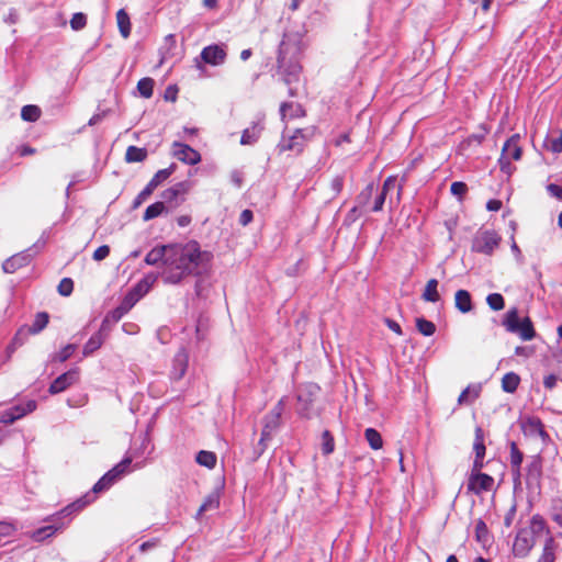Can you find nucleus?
Returning a JSON list of instances; mask_svg holds the SVG:
<instances>
[{
    "instance_id": "nucleus-40",
    "label": "nucleus",
    "mask_w": 562,
    "mask_h": 562,
    "mask_svg": "<svg viewBox=\"0 0 562 562\" xmlns=\"http://www.w3.org/2000/svg\"><path fill=\"white\" fill-rule=\"evenodd\" d=\"M438 281L436 279L428 280L425 291L422 295V297L431 303H436L440 300V295L438 293Z\"/></svg>"
},
{
    "instance_id": "nucleus-61",
    "label": "nucleus",
    "mask_w": 562,
    "mask_h": 562,
    "mask_svg": "<svg viewBox=\"0 0 562 562\" xmlns=\"http://www.w3.org/2000/svg\"><path fill=\"white\" fill-rule=\"evenodd\" d=\"M547 191L551 196L557 198L558 200L562 201V187L555 183H549L547 186Z\"/></svg>"
},
{
    "instance_id": "nucleus-53",
    "label": "nucleus",
    "mask_w": 562,
    "mask_h": 562,
    "mask_svg": "<svg viewBox=\"0 0 562 562\" xmlns=\"http://www.w3.org/2000/svg\"><path fill=\"white\" fill-rule=\"evenodd\" d=\"M288 110H293L290 113V117L299 116L303 112L302 108L299 104L294 105V103H292V102H283L280 105V115H281L282 120H284L285 116L288 115V113H286Z\"/></svg>"
},
{
    "instance_id": "nucleus-19",
    "label": "nucleus",
    "mask_w": 562,
    "mask_h": 562,
    "mask_svg": "<svg viewBox=\"0 0 562 562\" xmlns=\"http://www.w3.org/2000/svg\"><path fill=\"white\" fill-rule=\"evenodd\" d=\"M172 147L173 156L178 160L191 166H194L201 161L200 153L193 149L191 146L180 142H175Z\"/></svg>"
},
{
    "instance_id": "nucleus-31",
    "label": "nucleus",
    "mask_w": 562,
    "mask_h": 562,
    "mask_svg": "<svg viewBox=\"0 0 562 562\" xmlns=\"http://www.w3.org/2000/svg\"><path fill=\"white\" fill-rule=\"evenodd\" d=\"M482 385L481 384H471L467 386L458 397V403L460 405L470 404L474 402L481 394Z\"/></svg>"
},
{
    "instance_id": "nucleus-62",
    "label": "nucleus",
    "mask_w": 562,
    "mask_h": 562,
    "mask_svg": "<svg viewBox=\"0 0 562 562\" xmlns=\"http://www.w3.org/2000/svg\"><path fill=\"white\" fill-rule=\"evenodd\" d=\"M517 506L513 504L504 517V525L510 527L516 517Z\"/></svg>"
},
{
    "instance_id": "nucleus-55",
    "label": "nucleus",
    "mask_w": 562,
    "mask_h": 562,
    "mask_svg": "<svg viewBox=\"0 0 562 562\" xmlns=\"http://www.w3.org/2000/svg\"><path fill=\"white\" fill-rule=\"evenodd\" d=\"M475 537L479 542L483 543L488 539L487 526L482 519H479L475 524Z\"/></svg>"
},
{
    "instance_id": "nucleus-13",
    "label": "nucleus",
    "mask_w": 562,
    "mask_h": 562,
    "mask_svg": "<svg viewBox=\"0 0 562 562\" xmlns=\"http://www.w3.org/2000/svg\"><path fill=\"white\" fill-rule=\"evenodd\" d=\"M520 428L525 436L531 438H541L542 442L549 440V435L544 430L541 419L537 416H526L520 419Z\"/></svg>"
},
{
    "instance_id": "nucleus-49",
    "label": "nucleus",
    "mask_w": 562,
    "mask_h": 562,
    "mask_svg": "<svg viewBox=\"0 0 562 562\" xmlns=\"http://www.w3.org/2000/svg\"><path fill=\"white\" fill-rule=\"evenodd\" d=\"M335 450V441L329 430H324L322 434V452L324 456L333 453Z\"/></svg>"
},
{
    "instance_id": "nucleus-15",
    "label": "nucleus",
    "mask_w": 562,
    "mask_h": 562,
    "mask_svg": "<svg viewBox=\"0 0 562 562\" xmlns=\"http://www.w3.org/2000/svg\"><path fill=\"white\" fill-rule=\"evenodd\" d=\"M536 544V539L529 535L525 528H520L517 531L514 544H513V553L517 558H525L529 554L531 549Z\"/></svg>"
},
{
    "instance_id": "nucleus-63",
    "label": "nucleus",
    "mask_w": 562,
    "mask_h": 562,
    "mask_svg": "<svg viewBox=\"0 0 562 562\" xmlns=\"http://www.w3.org/2000/svg\"><path fill=\"white\" fill-rule=\"evenodd\" d=\"M342 187H344L342 176H336L330 182V188L335 194L340 193L342 190Z\"/></svg>"
},
{
    "instance_id": "nucleus-5",
    "label": "nucleus",
    "mask_w": 562,
    "mask_h": 562,
    "mask_svg": "<svg viewBox=\"0 0 562 562\" xmlns=\"http://www.w3.org/2000/svg\"><path fill=\"white\" fill-rule=\"evenodd\" d=\"M503 325L507 331L519 335L522 340H531L536 336L531 319L528 316L520 319L516 307L507 311L503 319Z\"/></svg>"
},
{
    "instance_id": "nucleus-22",
    "label": "nucleus",
    "mask_w": 562,
    "mask_h": 562,
    "mask_svg": "<svg viewBox=\"0 0 562 562\" xmlns=\"http://www.w3.org/2000/svg\"><path fill=\"white\" fill-rule=\"evenodd\" d=\"M169 247L171 244L158 245L155 246L145 256V263L148 266H158L164 265L165 269H167V259L169 256Z\"/></svg>"
},
{
    "instance_id": "nucleus-54",
    "label": "nucleus",
    "mask_w": 562,
    "mask_h": 562,
    "mask_svg": "<svg viewBox=\"0 0 562 562\" xmlns=\"http://www.w3.org/2000/svg\"><path fill=\"white\" fill-rule=\"evenodd\" d=\"M87 25V15L82 12H77L72 14L70 19V27L74 31H80Z\"/></svg>"
},
{
    "instance_id": "nucleus-14",
    "label": "nucleus",
    "mask_w": 562,
    "mask_h": 562,
    "mask_svg": "<svg viewBox=\"0 0 562 562\" xmlns=\"http://www.w3.org/2000/svg\"><path fill=\"white\" fill-rule=\"evenodd\" d=\"M494 479L486 473L471 472L468 480V492L480 495L483 492H488L493 488Z\"/></svg>"
},
{
    "instance_id": "nucleus-33",
    "label": "nucleus",
    "mask_w": 562,
    "mask_h": 562,
    "mask_svg": "<svg viewBox=\"0 0 562 562\" xmlns=\"http://www.w3.org/2000/svg\"><path fill=\"white\" fill-rule=\"evenodd\" d=\"M104 342V337L101 330L94 333L88 341L85 344L82 349L83 357L91 356L94 351H97Z\"/></svg>"
},
{
    "instance_id": "nucleus-9",
    "label": "nucleus",
    "mask_w": 562,
    "mask_h": 562,
    "mask_svg": "<svg viewBox=\"0 0 562 562\" xmlns=\"http://www.w3.org/2000/svg\"><path fill=\"white\" fill-rule=\"evenodd\" d=\"M176 168V164H171L168 168L158 170L145 188L136 195L132 203V210L138 209L153 194L155 189L175 172Z\"/></svg>"
},
{
    "instance_id": "nucleus-60",
    "label": "nucleus",
    "mask_w": 562,
    "mask_h": 562,
    "mask_svg": "<svg viewBox=\"0 0 562 562\" xmlns=\"http://www.w3.org/2000/svg\"><path fill=\"white\" fill-rule=\"evenodd\" d=\"M498 165L502 172L506 173L507 176H510L515 169L507 157L501 156L498 159Z\"/></svg>"
},
{
    "instance_id": "nucleus-50",
    "label": "nucleus",
    "mask_w": 562,
    "mask_h": 562,
    "mask_svg": "<svg viewBox=\"0 0 562 562\" xmlns=\"http://www.w3.org/2000/svg\"><path fill=\"white\" fill-rule=\"evenodd\" d=\"M77 345L68 344L59 352L52 356V361L65 362L76 351Z\"/></svg>"
},
{
    "instance_id": "nucleus-52",
    "label": "nucleus",
    "mask_w": 562,
    "mask_h": 562,
    "mask_svg": "<svg viewBox=\"0 0 562 562\" xmlns=\"http://www.w3.org/2000/svg\"><path fill=\"white\" fill-rule=\"evenodd\" d=\"M543 146L553 154L562 153V134L558 137H547Z\"/></svg>"
},
{
    "instance_id": "nucleus-26",
    "label": "nucleus",
    "mask_w": 562,
    "mask_h": 562,
    "mask_svg": "<svg viewBox=\"0 0 562 562\" xmlns=\"http://www.w3.org/2000/svg\"><path fill=\"white\" fill-rule=\"evenodd\" d=\"M396 187V179L394 177H387L382 186L381 191L375 196L374 203L371 207L372 212H380L383 209L387 192Z\"/></svg>"
},
{
    "instance_id": "nucleus-10",
    "label": "nucleus",
    "mask_w": 562,
    "mask_h": 562,
    "mask_svg": "<svg viewBox=\"0 0 562 562\" xmlns=\"http://www.w3.org/2000/svg\"><path fill=\"white\" fill-rule=\"evenodd\" d=\"M524 479L529 491L536 492L540 490L542 479V458L540 454L528 458Z\"/></svg>"
},
{
    "instance_id": "nucleus-21",
    "label": "nucleus",
    "mask_w": 562,
    "mask_h": 562,
    "mask_svg": "<svg viewBox=\"0 0 562 562\" xmlns=\"http://www.w3.org/2000/svg\"><path fill=\"white\" fill-rule=\"evenodd\" d=\"M79 376V370L77 368L70 369L67 372L57 376L49 385L48 392L50 394H58L67 390L72 385Z\"/></svg>"
},
{
    "instance_id": "nucleus-37",
    "label": "nucleus",
    "mask_w": 562,
    "mask_h": 562,
    "mask_svg": "<svg viewBox=\"0 0 562 562\" xmlns=\"http://www.w3.org/2000/svg\"><path fill=\"white\" fill-rule=\"evenodd\" d=\"M519 383V375L515 372H508L502 379V389L506 393H514L518 389Z\"/></svg>"
},
{
    "instance_id": "nucleus-16",
    "label": "nucleus",
    "mask_w": 562,
    "mask_h": 562,
    "mask_svg": "<svg viewBox=\"0 0 562 562\" xmlns=\"http://www.w3.org/2000/svg\"><path fill=\"white\" fill-rule=\"evenodd\" d=\"M48 322H49L48 313L38 312L35 315V318L31 326L22 327L18 330V333L15 334V336L13 338V342L18 344V345H22L23 341L20 338L22 335H27V334L36 335V334L41 333L47 326Z\"/></svg>"
},
{
    "instance_id": "nucleus-18",
    "label": "nucleus",
    "mask_w": 562,
    "mask_h": 562,
    "mask_svg": "<svg viewBox=\"0 0 562 562\" xmlns=\"http://www.w3.org/2000/svg\"><path fill=\"white\" fill-rule=\"evenodd\" d=\"M188 366L189 353L184 348H180L171 361L170 379L173 381L181 380L187 372Z\"/></svg>"
},
{
    "instance_id": "nucleus-30",
    "label": "nucleus",
    "mask_w": 562,
    "mask_h": 562,
    "mask_svg": "<svg viewBox=\"0 0 562 562\" xmlns=\"http://www.w3.org/2000/svg\"><path fill=\"white\" fill-rule=\"evenodd\" d=\"M150 445V438L148 434L140 435L137 440L134 441L133 447L127 451L125 456H131L134 451L138 452V456L134 459H138L143 457L144 454H150L153 451V448L150 450H147Z\"/></svg>"
},
{
    "instance_id": "nucleus-57",
    "label": "nucleus",
    "mask_w": 562,
    "mask_h": 562,
    "mask_svg": "<svg viewBox=\"0 0 562 562\" xmlns=\"http://www.w3.org/2000/svg\"><path fill=\"white\" fill-rule=\"evenodd\" d=\"M450 191L454 196L461 200L468 192V186L462 181H454L451 183Z\"/></svg>"
},
{
    "instance_id": "nucleus-17",
    "label": "nucleus",
    "mask_w": 562,
    "mask_h": 562,
    "mask_svg": "<svg viewBox=\"0 0 562 562\" xmlns=\"http://www.w3.org/2000/svg\"><path fill=\"white\" fill-rule=\"evenodd\" d=\"M225 45L212 44L204 47L201 52V58L205 64L220 66L226 60Z\"/></svg>"
},
{
    "instance_id": "nucleus-48",
    "label": "nucleus",
    "mask_w": 562,
    "mask_h": 562,
    "mask_svg": "<svg viewBox=\"0 0 562 562\" xmlns=\"http://www.w3.org/2000/svg\"><path fill=\"white\" fill-rule=\"evenodd\" d=\"M416 327L418 331L426 337L432 336L436 331V325L424 317L416 318Z\"/></svg>"
},
{
    "instance_id": "nucleus-51",
    "label": "nucleus",
    "mask_w": 562,
    "mask_h": 562,
    "mask_svg": "<svg viewBox=\"0 0 562 562\" xmlns=\"http://www.w3.org/2000/svg\"><path fill=\"white\" fill-rule=\"evenodd\" d=\"M486 303L493 311H502L505 307V300L501 293H491L486 296Z\"/></svg>"
},
{
    "instance_id": "nucleus-34",
    "label": "nucleus",
    "mask_w": 562,
    "mask_h": 562,
    "mask_svg": "<svg viewBox=\"0 0 562 562\" xmlns=\"http://www.w3.org/2000/svg\"><path fill=\"white\" fill-rule=\"evenodd\" d=\"M280 419H274L272 414L265 416V424L261 430L260 442L267 441L271 438L272 434L279 428Z\"/></svg>"
},
{
    "instance_id": "nucleus-47",
    "label": "nucleus",
    "mask_w": 562,
    "mask_h": 562,
    "mask_svg": "<svg viewBox=\"0 0 562 562\" xmlns=\"http://www.w3.org/2000/svg\"><path fill=\"white\" fill-rule=\"evenodd\" d=\"M41 116V109L37 105L27 104L21 109V117L25 122H35Z\"/></svg>"
},
{
    "instance_id": "nucleus-41",
    "label": "nucleus",
    "mask_w": 562,
    "mask_h": 562,
    "mask_svg": "<svg viewBox=\"0 0 562 562\" xmlns=\"http://www.w3.org/2000/svg\"><path fill=\"white\" fill-rule=\"evenodd\" d=\"M525 454L515 441L509 442V465L510 468L521 467Z\"/></svg>"
},
{
    "instance_id": "nucleus-3",
    "label": "nucleus",
    "mask_w": 562,
    "mask_h": 562,
    "mask_svg": "<svg viewBox=\"0 0 562 562\" xmlns=\"http://www.w3.org/2000/svg\"><path fill=\"white\" fill-rule=\"evenodd\" d=\"M292 50L290 47V43L286 40V35L283 41L280 43L279 53H278V74L281 76L283 82L289 86V95L295 97V89L291 87L293 82H297L300 79V74L302 67L299 63L295 54L299 52L297 47H293V55L288 58V55Z\"/></svg>"
},
{
    "instance_id": "nucleus-44",
    "label": "nucleus",
    "mask_w": 562,
    "mask_h": 562,
    "mask_svg": "<svg viewBox=\"0 0 562 562\" xmlns=\"http://www.w3.org/2000/svg\"><path fill=\"white\" fill-rule=\"evenodd\" d=\"M165 211H166L165 203L157 201L146 207L144 215H143V220L145 222L154 220V218L160 216Z\"/></svg>"
},
{
    "instance_id": "nucleus-11",
    "label": "nucleus",
    "mask_w": 562,
    "mask_h": 562,
    "mask_svg": "<svg viewBox=\"0 0 562 562\" xmlns=\"http://www.w3.org/2000/svg\"><path fill=\"white\" fill-rule=\"evenodd\" d=\"M37 403L34 400H29L25 404H18L4 411L0 415V424L11 425L15 420L24 417L25 415L34 412Z\"/></svg>"
},
{
    "instance_id": "nucleus-1",
    "label": "nucleus",
    "mask_w": 562,
    "mask_h": 562,
    "mask_svg": "<svg viewBox=\"0 0 562 562\" xmlns=\"http://www.w3.org/2000/svg\"><path fill=\"white\" fill-rule=\"evenodd\" d=\"M213 254L203 250L196 240L186 244H171L167 269L161 276L166 284H180L187 277H200L209 271Z\"/></svg>"
},
{
    "instance_id": "nucleus-8",
    "label": "nucleus",
    "mask_w": 562,
    "mask_h": 562,
    "mask_svg": "<svg viewBox=\"0 0 562 562\" xmlns=\"http://www.w3.org/2000/svg\"><path fill=\"white\" fill-rule=\"evenodd\" d=\"M501 240V236L495 231H479L472 239L471 249L474 252L491 256L498 248Z\"/></svg>"
},
{
    "instance_id": "nucleus-35",
    "label": "nucleus",
    "mask_w": 562,
    "mask_h": 562,
    "mask_svg": "<svg viewBox=\"0 0 562 562\" xmlns=\"http://www.w3.org/2000/svg\"><path fill=\"white\" fill-rule=\"evenodd\" d=\"M557 544L552 537H548L544 541L542 553L537 562H554Z\"/></svg>"
},
{
    "instance_id": "nucleus-59",
    "label": "nucleus",
    "mask_w": 562,
    "mask_h": 562,
    "mask_svg": "<svg viewBox=\"0 0 562 562\" xmlns=\"http://www.w3.org/2000/svg\"><path fill=\"white\" fill-rule=\"evenodd\" d=\"M109 255H110V247L108 245H102L94 250L92 258L95 261H101V260L105 259Z\"/></svg>"
},
{
    "instance_id": "nucleus-42",
    "label": "nucleus",
    "mask_w": 562,
    "mask_h": 562,
    "mask_svg": "<svg viewBox=\"0 0 562 562\" xmlns=\"http://www.w3.org/2000/svg\"><path fill=\"white\" fill-rule=\"evenodd\" d=\"M473 450L475 452L476 459H484L486 448L484 445V432L481 427L475 428V438L473 443Z\"/></svg>"
},
{
    "instance_id": "nucleus-43",
    "label": "nucleus",
    "mask_w": 562,
    "mask_h": 562,
    "mask_svg": "<svg viewBox=\"0 0 562 562\" xmlns=\"http://www.w3.org/2000/svg\"><path fill=\"white\" fill-rule=\"evenodd\" d=\"M375 190L376 187L373 182L367 184L366 188L356 198V203L358 206L364 209L369 204Z\"/></svg>"
},
{
    "instance_id": "nucleus-58",
    "label": "nucleus",
    "mask_w": 562,
    "mask_h": 562,
    "mask_svg": "<svg viewBox=\"0 0 562 562\" xmlns=\"http://www.w3.org/2000/svg\"><path fill=\"white\" fill-rule=\"evenodd\" d=\"M510 474L513 479L514 488L517 490L522 483V469L521 467L510 468Z\"/></svg>"
},
{
    "instance_id": "nucleus-36",
    "label": "nucleus",
    "mask_w": 562,
    "mask_h": 562,
    "mask_svg": "<svg viewBox=\"0 0 562 562\" xmlns=\"http://www.w3.org/2000/svg\"><path fill=\"white\" fill-rule=\"evenodd\" d=\"M147 158V149L137 146H128L125 153L126 162H142Z\"/></svg>"
},
{
    "instance_id": "nucleus-28",
    "label": "nucleus",
    "mask_w": 562,
    "mask_h": 562,
    "mask_svg": "<svg viewBox=\"0 0 562 562\" xmlns=\"http://www.w3.org/2000/svg\"><path fill=\"white\" fill-rule=\"evenodd\" d=\"M525 530L528 531L529 535H531L535 539L549 532L544 518L539 514H536L531 517L529 526L525 527Z\"/></svg>"
},
{
    "instance_id": "nucleus-64",
    "label": "nucleus",
    "mask_w": 562,
    "mask_h": 562,
    "mask_svg": "<svg viewBox=\"0 0 562 562\" xmlns=\"http://www.w3.org/2000/svg\"><path fill=\"white\" fill-rule=\"evenodd\" d=\"M552 519L560 528H562V505L554 508Z\"/></svg>"
},
{
    "instance_id": "nucleus-39",
    "label": "nucleus",
    "mask_w": 562,
    "mask_h": 562,
    "mask_svg": "<svg viewBox=\"0 0 562 562\" xmlns=\"http://www.w3.org/2000/svg\"><path fill=\"white\" fill-rule=\"evenodd\" d=\"M216 460V454L212 451L201 450L195 456L196 463L207 469H214Z\"/></svg>"
},
{
    "instance_id": "nucleus-46",
    "label": "nucleus",
    "mask_w": 562,
    "mask_h": 562,
    "mask_svg": "<svg viewBox=\"0 0 562 562\" xmlns=\"http://www.w3.org/2000/svg\"><path fill=\"white\" fill-rule=\"evenodd\" d=\"M155 81L153 78L145 77L137 82V90L143 98H150L154 93Z\"/></svg>"
},
{
    "instance_id": "nucleus-6",
    "label": "nucleus",
    "mask_w": 562,
    "mask_h": 562,
    "mask_svg": "<svg viewBox=\"0 0 562 562\" xmlns=\"http://www.w3.org/2000/svg\"><path fill=\"white\" fill-rule=\"evenodd\" d=\"M319 391L321 387L315 383H306L297 389L299 407L296 412L301 418L311 419L314 416L313 405Z\"/></svg>"
},
{
    "instance_id": "nucleus-20",
    "label": "nucleus",
    "mask_w": 562,
    "mask_h": 562,
    "mask_svg": "<svg viewBox=\"0 0 562 562\" xmlns=\"http://www.w3.org/2000/svg\"><path fill=\"white\" fill-rule=\"evenodd\" d=\"M158 273L148 272L146 273L132 289V291L127 294L130 299H133L134 302H137L140 297L147 294L153 285L156 283L158 279Z\"/></svg>"
},
{
    "instance_id": "nucleus-7",
    "label": "nucleus",
    "mask_w": 562,
    "mask_h": 562,
    "mask_svg": "<svg viewBox=\"0 0 562 562\" xmlns=\"http://www.w3.org/2000/svg\"><path fill=\"white\" fill-rule=\"evenodd\" d=\"M46 241L44 238H40L36 243H34L30 248L18 252L2 263V270L5 273H14L22 267L27 266L32 259L43 249Z\"/></svg>"
},
{
    "instance_id": "nucleus-27",
    "label": "nucleus",
    "mask_w": 562,
    "mask_h": 562,
    "mask_svg": "<svg viewBox=\"0 0 562 562\" xmlns=\"http://www.w3.org/2000/svg\"><path fill=\"white\" fill-rule=\"evenodd\" d=\"M187 182H178L177 184L164 190L161 192V199L164 203H175L178 205L180 202L178 201V196L183 194L187 191Z\"/></svg>"
},
{
    "instance_id": "nucleus-25",
    "label": "nucleus",
    "mask_w": 562,
    "mask_h": 562,
    "mask_svg": "<svg viewBox=\"0 0 562 562\" xmlns=\"http://www.w3.org/2000/svg\"><path fill=\"white\" fill-rule=\"evenodd\" d=\"M221 504V492L218 488L213 490L201 504L195 518L200 519V517L209 510H215L220 507Z\"/></svg>"
},
{
    "instance_id": "nucleus-24",
    "label": "nucleus",
    "mask_w": 562,
    "mask_h": 562,
    "mask_svg": "<svg viewBox=\"0 0 562 562\" xmlns=\"http://www.w3.org/2000/svg\"><path fill=\"white\" fill-rule=\"evenodd\" d=\"M263 131V124L260 120L254 122L250 127H247L243 131L240 137L241 145H254L260 137L261 132Z\"/></svg>"
},
{
    "instance_id": "nucleus-29",
    "label": "nucleus",
    "mask_w": 562,
    "mask_h": 562,
    "mask_svg": "<svg viewBox=\"0 0 562 562\" xmlns=\"http://www.w3.org/2000/svg\"><path fill=\"white\" fill-rule=\"evenodd\" d=\"M454 303L457 310L463 314L473 310L472 296L468 290H458L454 295Z\"/></svg>"
},
{
    "instance_id": "nucleus-4",
    "label": "nucleus",
    "mask_w": 562,
    "mask_h": 562,
    "mask_svg": "<svg viewBox=\"0 0 562 562\" xmlns=\"http://www.w3.org/2000/svg\"><path fill=\"white\" fill-rule=\"evenodd\" d=\"M138 456L137 451H134L131 456H125L111 470L104 473L92 487V494L89 493L92 498L93 494L108 491L113 484L121 480L125 474L131 471V465L135 457ZM94 499H92L93 502Z\"/></svg>"
},
{
    "instance_id": "nucleus-23",
    "label": "nucleus",
    "mask_w": 562,
    "mask_h": 562,
    "mask_svg": "<svg viewBox=\"0 0 562 562\" xmlns=\"http://www.w3.org/2000/svg\"><path fill=\"white\" fill-rule=\"evenodd\" d=\"M519 139L520 136L518 134H515L510 136L504 144L502 148V155L503 157H507L509 160H519L521 158V147L519 146Z\"/></svg>"
},
{
    "instance_id": "nucleus-32",
    "label": "nucleus",
    "mask_w": 562,
    "mask_h": 562,
    "mask_svg": "<svg viewBox=\"0 0 562 562\" xmlns=\"http://www.w3.org/2000/svg\"><path fill=\"white\" fill-rule=\"evenodd\" d=\"M135 304V302L133 301V299H130L127 295L126 297L124 299V301L122 302V304L120 306H117L116 308L112 310L105 317V319L103 321V323H105L106 321L111 319L113 322H119L128 311L130 308Z\"/></svg>"
},
{
    "instance_id": "nucleus-38",
    "label": "nucleus",
    "mask_w": 562,
    "mask_h": 562,
    "mask_svg": "<svg viewBox=\"0 0 562 562\" xmlns=\"http://www.w3.org/2000/svg\"><path fill=\"white\" fill-rule=\"evenodd\" d=\"M117 26L121 35L127 38L131 34V21L127 12L124 9H120L116 13Z\"/></svg>"
},
{
    "instance_id": "nucleus-45",
    "label": "nucleus",
    "mask_w": 562,
    "mask_h": 562,
    "mask_svg": "<svg viewBox=\"0 0 562 562\" xmlns=\"http://www.w3.org/2000/svg\"><path fill=\"white\" fill-rule=\"evenodd\" d=\"M364 437H366V440L368 441L369 446L373 450H379V449L382 448L383 440H382V437H381L380 432L376 429H374V428H367L364 430Z\"/></svg>"
},
{
    "instance_id": "nucleus-56",
    "label": "nucleus",
    "mask_w": 562,
    "mask_h": 562,
    "mask_svg": "<svg viewBox=\"0 0 562 562\" xmlns=\"http://www.w3.org/2000/svg\"><path fill=\"white\" fill-rule=\"evenodd\" d=\"M57 291L61 296H69L74 291V281L70 278H64L57 286Z\"/></svg>"
},
{
    "instance_id": "nucleus-12",
    "label": "nucleus",
    "mask_w": 562,
    "mask_h": 562,
    "mask_svg": "<svg viewBox=\"0 0 562 562\" xmlns=\"http://www.w3.org/2000/svg\"><path fill=\"white\" fill-rule=\"evenodd\" d=\"M312 135V131L297 128L289 139L282 137V140L278 144V149L280 153L286 150H293L297 154L301 153L304 148L305 140Z\"/></svg>"
},
{
    "instance_id": "nucleus-2",
    "label": "nucleus",
    "mask_w": 562,
    "mask_h": 562,
    "mask_svg": "<svg viewBox=\"0 0 562 562\" xmlns=\"http://www.w3.org/2000/svg\"><path fill=\"white\" fill-rule=\"evenodd\" d=\"M92 499L93 498L90 494H86L85 496L78 498L77 501L64 507L61 510L46 517L44 521L49 524L32 531V540L36 542H42L45 539L54 536L57 531L63 530L65 527L69 525L74 515H76L90 503H92Z\"/></svg>"
}]
</instances>
